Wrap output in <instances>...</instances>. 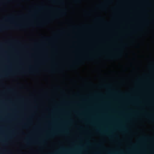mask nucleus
I'll return each mask as SVG.
<instances>
[{
  "mask_svg": "<svg viewBox=\"0 0 154 154\" xmlns=\"http://www.w3.org/2000/svg\"><path fill=\"white\" fill-rule=\"evenodd\" d=\"M25 142L28 146H29L32 144V139L30 135L28 136L25 139Z\"/></svg>",
  "mask_w": 154,
  "mask_h": 154,
  "instance_id": "1",
  "label": "nucleus"
},
{
  "mask_svg": "<svg viewBox=\"0 0 154 154\" xmlns=\"http://www.w3.org/2000/svg\"><path fill=\"white\" fill-rule=\"evenodd\" d=\"M32 72V69L31 66H29V70L26 72L27 73H31Z\"/></svg>",
  "mask_w": 154,
  "mask_h": 154,
  "instance_id": "2",
  "label": "nucleus"
},
{
  "mask_svg": "<svg viewBox=\"0 0 154 154\" xmlns=\"http://www.w3.org/2000/svg\"><path fill=\"white\" fill-rule=\"evenodd\" d=\"M147 137H146L143 136L140 138L141 140H144L146 139Z\"/></svg>",
  "mask_w": 154,
  "mask_h": 154,
  "instance_id": "3",
  "label": "nucleus"
},
{
  "mask_svg": "<svg viewBox=\"0 0 154 154\" xmlns=\"http://www.w3.org/2000/svg\"><path fill=\"white\" fill-rule=\"evenodd\" d=\"M7 20H9L12 18V17H11L8 16L7 17Z\"/></svg>",
  "mask_w": 154,
  "mask_h": 154,
  "instance_id": "4",
  "label": "nucleus"
},
{
  "mask_svg": "<svg viewBox=\"0 0 154 154\" xmlns=\"http://www.w3.org/2000/svg\"><path fill=\"white\" fill-rule=\"evenodd\" d=\"M48 22V20L47 19H46L44 22V23L45 24L47 23Z\"/></svg>",
  "mask_w": 154,
  "mask_h": 154,
  "instance_id": "5",
  "label": "nucleus"
},
{
  "mask_svg": "<svg viewBox=\"0 0 154 154\" xmlns=\"http://www.w3.org/2000/svg\"><path fill=\"white\" fill-rule=\"evenodd\" d=\"M3 29H7L9 28L8 27H3Z\"/></svg>",
  "mask_w": 154,
  "mask_h": 154,
  "instance_id": "6",
  "label": "nucleus"
},
{
  "mask_svg": "<svg viewBox=\"0 0 154 154\" xmlns=\"http://www.w3.org/2000/svg\"><path fill=\"white\" fill-rule=\"evenodd\" d=\"M27 124H24V125H23V127L24 128H26V126H27Z\"/></svg>",
  "mask_w": 154,
  "mask_h": 154,
  "instance_id": "7",
  "label": "nucleus"
},
{
  "mask_svg": "<svg viewBox=\"0 0 154 154\" xmlns=\"http://www.w3.org/2000/svg\"><path fill=\"white\" fill-rule=\"evenodd\" d=\"M48 59V57H47V56H46V57H45V61H47V60Z\"/></svg>",
  "mask_w": 154,
  "mask_h": 154,
  "instance_id": "8",
  "label": "nucleus"
},
{
  "mask_svg": "<svg viewBox=\"0 0 154 154\" xmlns=\"http://www.w3.org/2000/svg\"><path fill=\"white\" fill-rule=\"evenodd\" d=\"M65 12L64 11H63L62 12V14H65Z\"/></svg>",
  "mask_w": 154,
  "mask_h": 154,
  "instance_id": "9",
  "label": "nucleus"
},
{
  "mask_svg": "<svg viewBox=\"0 0 154 154\" xmlns=\"http://www.w3.org/2000/svg\"><path fill=\"white\" fill-rule=\"evenodd\" d=\"M97 146H100V144H96Z\"/></svg>",
  "mask_w": 154,
  "mask_h": 154,
  "instance_id": "10",
  "label": "nucleus"
},
{
  "mask_svg": "<svg viewBox=\"0 0 154 154\" xmlns=\"http://www.w3.org/2000/svg\"><path fill=\"white\" fill-rule=\"evenodd\" d=\"M16 42H17V43H20V42H19V41H16Z\"/></svg>",
  "mask_w": 154,
  "mask_h": 154,
  "instance_id": "11",
  "label": "nucleus"
},
{
  "mask_svg": "<svg viewBox=\"0 0 154 154\" xmlns=\"http://www.w3.org/2000/svg\"><path fill=\"white\" fill-rule=\"evenodd\" d=\"M100 132L101 134H104V133H103V132Z\"/></svg>",
  "mask_w": 154,
  "mask_h": 154,
  "instance_id": "12",
  "label": "nucleus"
},
{
  "mask_svg": "<svg viewBox=\"0 0 154 154\" xmlns=\"http://www.w3.org/2000/svg\"><path fill=\"white\" fill-rule=\"evenodd\" d=\"M108 154H111L110 153V152H108Z\"/></svg>",
  "mask_w": 154,
  "mask_h": 154,
  "instance_id": "13",
  "label": "nucleus"
},
{
  "mask_svg": "<svg viewBox=\"0 0 154 154\" xmlns=\"http://www.w3.org/2000/svg\"><path fill=\"white\" fill-rule=\"evenodd\" d=\"M133 146H135V145H134V144H133Z\"/></svg>",
  "mask_w": 154,
  "mask_h": 154,
  "instance_id": "14",
  "label": "nucleus"
},
{
  "mask_svg": "<svg viewBox=\"0 0 154 154\" xmlns=\"http://www.w3.org/2000/svg\"><path fill=\"white\" fill-rule=\"evenodd\" d=\"M46 8H48V7H46Z\"/></svg>",
  "mask_w": 154,
  "mask_h": 154,
  "instance_id": "15",
  "label": "nucleus"
},
{
  "mask_svg": "<svg viewBox=\"0 0 154 154\" xmlns=\"http://www.w3.org/2000/svg\"><path fill=\"white\" fill-rule=\"evenodd\" d=\"M20 26L19 25H17V26Z\"/></svg>",
  "mask_w": 154,
  "mask_h": 154,
  "instance_id": "16",
  "label": "nucleus"
},
{
  "mask_svg": "<svg viewBox=\"0 0 154 154\" xmlns=\"http://www.w3.org/2000/svg\"><path fill=\"white\" fill-rule=\"evenodd\" d=\"M99 19H100V17H99Z\"/></svg>",
  "mask_w": 154,
  "mask_h": 154,
  "instance_id": "17",
  "label": "nucleus"
},
{
  "mask_svg": "<svg viewBox=\"0 0 154 154\" xmlns=\"http://www.w3.org/2000/svg\"><path fill=\"white\" fill-rule=\"evenodd\" d=\"M0 31H1V29H0Z\"/></svg>",
  "mask_w": 154,
  "mask_h": 154,
  "instance_id": "18",
  "label": "nucleus"
}]
</instances>
